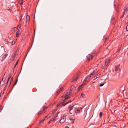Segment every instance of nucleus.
Here are the masks:
<instances>
[{
    "label": "nucleus",
    "instance_id": "4c0bfd02",
    "mask_svg": "<svg viewBox=\"0 0 128 128\" xmlns=\"http://www.w3.org/2000/svg\"><path fill=\"white\" fill-rule=\"evenodd\" d=\"M72 102V100H70L69 101L67 102V103L68 104L70 102Z\"/></svg>",
    "mask_w": 128,
    "mask_h": 128
},
{
    "label": "nucleus",
    "instance_id": "a878e982",
    "mask_svg": "<svg viewBox=\"0 0 128 128\" xmlns=\"http://www.w3.org/2000/svg\"><path fill=\"white\" fill-rule=\"evenodd\" d=\"M127 26L126 27V31H128V22H127Z\"/></svg>",
    "mask_w": 128,
    "mask_h": 128
},
{
    "label": "nucleus",
    "instance_id": "4be33fe9",
    "mask_svg": "<svg viewBox=\"0 0 128 128\" xmlns=\"http://www.w3.org/2000/svg\"><path fill=\"white\" fill-rule=\"evenodd\" d=\"M81 95L83 98H84L85 97V94L83 93H82L81 94Z\"/></svg>",
    "mask_w": 128,
    "mask_h": 128
},
{
    "label": "nucleus",
    "instance_id": "4d7b16f0",
    "mask_svg": "<svg viewBox=\"0 0 128 128\" xmlns=\"http://www.w3.org/2000/svg\"><path fill=\"white\" fill-rule=\"evenodd\" d=\"M1 96V94H0V97Z\"/></svg>",
    "mask_w": 128,
    "mask_h": 128
},
{
    "label": "nucleus",
    "instance_id": "052dcab7",
    "mask_svg": "<svg viewBox=\"0 0 128 128\" xmlns=\"http://www.w3.org/2000/svg\"><path fill=\"white\" fill-rule=\"evenodd\" d=\"M107 39V38H105V40H106Z\"/></svg>",
    "mask_w": 128,
    "mask_h": 128
},
{
    "label": "nucleus",
    "instance_id": "9d476101",
    "mask_svg": "<svg viewBox=\"0 0 128 128\" xmlns=\"http://www.w3.org/2000/svg\"><path fill=\"white\" fill-rule=\"evenodd\" d=\"M82 111V108H80V109H78L76 111V113H78L81 112Z\"/></svg>",
    "mask_w": 128,
    "mask_h": 128
},
{
    "label": "nucleus",
    "instance_id": "f03ea898",
    "mask_svg": "<svg viewBox=\"0 0 128 128\" xmlns=\"http://www.w3.org/2000/svg\"><path fill=\"white\" fill-rule=\"evenodd\" d=\"M80 74V71H78L76 75L74 76L73 77V79L72 80V82H75L76 81L78 78Z\"/></svg>",
    "mask_w": 128,
    "mask_h": 128
},
{
    "label": "nucleus",
    "instance_id": "c85d7f7f",
    "mask_svg": "<svg viewBox=\"0 0 128 128\" xmlns=\"http://www.w3.org/2000/svg\"><path fill=\"white\" fill-rule=\"evenodd\" d=\"M58 112L57 113L56 115V116L54 117V118H55L56 120V118L58 116Z\"/></svg>",
    "mask_w": 128,
    "mask_h": 128
},
{
    "label": "nucleus",
    "instance_id": "6e6d98bb",
    "mask_svg": "<svg viewBox=\"0 0 128 128\" xmlns=\"http://www.w3.org/2000/svg\"><path fill=\"white\" fill-rule=\"evenodd\" d=\"M14 44L15 43L14 42Z\"/></svg>",
    "mask_w": 128,
    "mask_h": 128
},
{
    "label": "nucleus",
    "instance_id": "680f3d73",
    "mask_svg": "<svg viewBox=\"0 0 128 128\" xmlns=\"http://www.w3.org/2000/svg\"><path fill=\"white\" fill-rule=\"evenodd\" d=\"M3 79H4V78H2V80H3Z\"/></svg>",
    "mask_w": 128,
    "mask_h": 128
},
{
    "label": "nucleus",
    "instance_id": "f257e3e1",
    "mask_svg": "<svg viewBox=\"0 0 128 128\" xmlns=\"http://www.w3.org/2000/svg\"><path fill=\"white\" fill-rule=\"evenodd\" d=\"M71 92L70 90H67L66 92H65L64 94L61 96L63 97L65 99L67 100L68 99L70 98V97L71 95L70 94Z\"/></svg>",
    "mask_w": 128,
    "mask_h": 128
},
{
    "label": "nucleus",
    "instance_id": "6ab92c4d",
    "mask_svg": "<svg viewBox=\"0 0 128 128\" xmlns=\"http://www.w3.org/2000/svg\"><path fill=\"white\" fill-rule=\"evenodd\" d=\"M74 88V86H71L70 89L69 90H70V91L71 92L72 90Z\"/></svg>",
    "mask_w": 128,
    "mask_h": 128
},
{
    "label": "nucleus",
    "instance_id": "79ce46f5",
    "mask_svg": "<svg viewBox=\"0 0 128 128\" xmlns=\"http://www.w3.org/2000/svg\"><path fill=\"white\" fill-rule=\"evenodd\" d=\"M97 78H96V76H95L94 77V79L95 80H96V79Z\"/></svg>",
    "mask_w": 128,
    "mask_h": 128
},
{
    "label": "nucleus",
    "instance_id": "338daca9",
    "mask_svg": "<svg viewBox=\"0 0 128 128\" xmlns=\"http://www.w3.org/2000/svg\"><path fill=\"white\" fill-rule=\"evenodd\" d=\"M38 128L37 127V128Z\"/></svg>",
    "mask_w": 128,
    "mask_h": 128
},
{
    "label": "nucleus",
    "instance_id": "393cba45",
    "mask_svg": "<svg viewBox=\"0 0 128 128\" xmlns=\"http://www.w3.org/2000/svg\"><path fill=\"white\" fill-rule=\"evenodd\" d=\"M43 110H42V112L44 111L46 109L48 108V107H46V106L43 107Z\"/></svg>",
    "mask_w": 128,
    "mask_h": 128
},
{
    "label": "nucleus",
    "instance_id": "69168bd1",
    "mask_svg": "<svg viewBox=\"0 0 128 128\" xmlns=\"http://www.w3.org/2000/svg\"><path fill=\"white\" fill-rule=\"evenodd\" d=\"M94 82H92V83H94Z\"/></svg>",
    "mask_w": 128,
    "mask_h": 128
},
{
    "label": "nucleus",
    "instance_id": "7c9ffc66",
    "mask_svg": "<svg viewBox=\"0 0 128 128\" xmlns=\"http://www.w3.org/2000/svg\"><path fill=\"white\" fill-rule=\"evenodd\" d=\"M9 77L10 78H11V77L12 76V74L11 73H10L9 75Z\"/></svg>",
    "mask_w": 128,
    "mask_h": 128
},
{
    "label": "nucleus",
    "instance_id": "473e14b6",
    "mask_svg": "<svg viewBox=\"0 0 128 128\" xmlns=\"http://www.w3.org/2000/svg\"><path fill=\"white\" fill-rule=\"evenodd\" d=\"M21 27V26L20 25H19L17 27V29L18 30V27L19 28H20Z\"/></svg>",
    "mask_w": 128,
    "mask_h": 128
},
{
    "label": "nucleus",
    "instance_id": "f8f14e48",
    "mask_svg": "<svg viewBox=\"0 0 128 128\" xmlns=\"http://www.w3.org/2000/svg\"><path fill=\"white\" fill-rule=\"evenodd\" d=\"M56 120L55 118L52 119L50 120V121L48 122V124H50V123L54 122Z\"/></svg>",
    "mask_w": 128,
    "mask_h": 128
},
{
    "label": "nucleus",
    "instance_id": "a211bd4d",
    "mask_svg": "<svg viewBox=\"0 0 128 128\" xmlns=\"http://www.w3.org/2000/svg\"><path fill=\"white\" fill-rule=\"evenodd\" d=\"M18 61H19V60H17L16 64H15L14 65V67H13V69H14V68L16 66V65H17V64H18Z\"/></svg>",
    "mask_w": 128,
    "mask_h": 128
},
{
    "label": "nucleus",
    "instance_id": "a19ab883",
    "mask_svg": "<svg viewBox=\"0 0 128 128\" xmlns=\"http://www.w3.org/2000/svg\"><path fill=\"white\" fill-rule=\"evenodd\" d=\"M16 84V82H15L14 84L13 85V86H14Z\"/></svg>",
    "mask_w": 128,
    "mask_h": 128
},
{
    "label": "nucleus",
    "instance_id": "39448f33",
    "mask_svg": "<svg viewBox=\"0 0 128 128\" xmlns=\"http://www.w3.org/2000/svg\"><path fill=\"white\" fill-rule=\"evenodd\" d=\"M95 71H94L90 74H89V75H88L86 76V78L88 79V78H89L88 79V80L91 77V75H93L95 74Z\"/></svg>",
    "mask_w": 128,
    "mask_h": 128
},
{
    "label": "nucleus",
    "instance_id": "49530a36",
    "mask_svg": "<svg viewBox=\"0 0 128 128\" xmlns=\"http://www.w3.org/2000/svg\"><path fill=\"white\" fill-rule=\"evenodd\" d=\"M9 81V80H8L6 83L8 84Z\"/></svg>",
    "mask_w": 128,
    "mask_h": 128
},
{
    "label": "nucleus",
    "instance_id": "20e7f679",
    "mask_svg": "<svg viewBox=\"0 0 128 128\" xmlns=\"http://www.w3.org/2000/svg\"><path fill=\"white\" fill-rule=\"evenodd\" d=\"M65 100H66L65 99V98L64 99H62V100L59 102V103L57 104L56 106L58 107L59 106H60L64 102H65Z\"/></svg>",
    "mask_w": 128,
    "mask_h": 128
},
{
    "label": "nucleus",
    "instance_id": "f3484780",
    "mask_svg": "<svg viewBox=\"0 0 128 128\" xmlns=\"http://www.w3.org/2000/svg\"><path fill=\"white\" fill-rule=\"evenodd\" d=\"M119 67L118 66H116L115 67V70L116 71H117L118 70Z\"/></svg>",
    "mask_w": 128,
    "mask_h": 128
},
{
    "label": "nucleus",
    "instance_id": "cd10ccee",
    "mask_svg": "<svg viewBox=\"0 0 128 128\" xmlns=\"http://www.w3.org/2000/svg\"><path fill=\"white\" fill-rule=\"evenodd\" d=\"M13 80V78H11V80H10V84H9V86H10V85L11 84V82Z\"/></svg>",
    "mask_w": 128,
    "mask_h": 128
},
{
    "label": "nucleus",
    "instance_id": "e433bc0d",
    "mask_svg": "<svg viewBox=\"0 0 128 128\" xmlns=\"http://www.w3.org/2000/svg\"><path fill=\"white\" fill-rule=\"evenodd\" d=\"M104 84L102 83L100 84V86H102Z\"/></svg>",
    "mask_w": 128,
    "mask_h": 128
},
{
    "label": "nucleus",
    "instance_id": "09e8293b",
    "mask_svg": "<svg viewBox=\"0 0 128 128\" xmlns=\"http://www.w3.org/2000/svg\"><path fill=\"white\" fill-rule=\"evenodd\" d=\"M5 80H4L3 81V82H5Z\"/></svg>",
    "mask_w": 128,
    "mask_h": 128
},
{
    "label": "nucleus",
    "instance_id": "0eeeda50",
    "mask_svg": "<svg viewBox=\"0 0 128 128\" xmlns=\"http://www.w3.org/2000/svg\"><path fill=\"white\" fill-rule=\"evenodd\" d=\"M85 82H83L82 84L78 88V91L80 90V89L82 88L83 86H84V85Z\"/></svg>",
    "mask_w": 128,
    "mask_h": 128
},
{
    "label": "nucleus",
    "instance_id": "9b49d317",
    "mask_svg": "<svg viewBox=\"0 0 128 128\" xmlns=\"http://www.w3.org/2000/svg\"><path fill=\"white\" fill-rule=\"evenodd\" d=\"M7 54H5L2 57V60H1V61L2 62L3 61L4 59H5V58L8 55Z\"/></svg>",
    "mask_w": 128,
    "mask_h": 128
},
{
    "label": "nucleus",
    "instance_id": "b1692460",
    "mask_svg": "<svg viewBox=\"0 0 128 128\" xmlns=\"http://www.w3.org/2000/svg\"><path fill=\"white\" fill-rule=\"evenodd\" d=\"M19 2L20 4H22L23 3L22 0H20V1H19Z\"/></svg>",
    "mask_w": 128,
    "mask_h": 128
},
{
    "label": "nucleus",
    "instance_id": "864d4df0",
    "mask_svg": "<svg viewBox=\"0 0 128 128\" xmlns=\"http://www.w3.org/2000/svg\"><path fill=\"white\" fill-rule=\"evenodd\" d=\"M127 18H128V16H127Z\"/></svg>",
    "mask_w": 128,
    "mask_h": 128
},
{
    "label": "nucleus",
    "instance_id": "8fccbe9b",
    "mask_svg": "<svg viewBox=\"0 0 128 128\" xmlns=\"http://www.w3.org/2000/svg\"><path fill=\"white\" fill-rule=\"evenodd\" d=\"M119 52H120V48H119L118 50Z\"/></svg>",
    "mask_w": 128,
    "mask_h": 128
},
{
    "label": "nucleus",
    "instance_id": "3c124183",
    "mask_svg": "<svg viewBox=\"0 0 128 128\" xmlns=\"http://www.w3.org/2000/svg\"><path fill=\"white\" fill-rule=\"evenodd\" d=\"M124 12L123 14V16H124Z\"/></svg>",
    "mask_w": 128,
    "mask_h": 128
},
{
    "label": "nucleus",
    "instance_id": "603ef678",
    "mask_svg": "<svg viewBox=\"0 0 128 128\" xmlns=\"http://www.w3.org/2000/svg\"><path fill=\"white\" fill-rule=\"evenodd\" d=\"M54 112L53 111H52V114H54Z\"/></svg>",
    "mask_w": 128,
    "mask_h": 128
},
{
    "label": "nucleus",
    "instance_id": "6e6552de",
    "mask_svg": "<svg viewBox=\"0 0 128 128\" xmlns=\"http://www.w3.org/2000/svg\"><path fill=\"white\" fill-rule=\"evenodd\" d=\"M30 20V16L28 15H27L26 17V22H28Z\"/></svg>",
    "mask_w": 128,
    "mask_h": 128
},
{
    "label": "nucleus",
    "instance_id": "4468645a",
    "mask_svg": "<svg viewBox=\"0 0 128 128\" xmlns=\"http://www.w3.org/2000/svg\"><path fill=\"white\" fill-rule=\"evenodd\" d=\"M20 32V30H18L16 32V37H18L19 36V33Z\"/></svg>",
    "mask_w": 128,
    "mask_h": 128
},
{
    "label": "nucleus",
    "instance_id": "aec40b11",
    "mask_svg": "<svg viewBox=\"0 0 128 128\" xmlns=\"http://www.w3.org/2000/svg\"><path fill=\"white\" fill-rule=\"evenodd\" d=\"M128 4H127L126 6V7L125 9H124V11H128Z\"/></svg>",
    "mask_w": 128,
    "mask_h": 128
},
{
    "label": "nucleus",
    "instance_id": "72a5a7b5",
    "mask_svg": "<svg viewBox=\"0 0 128 128\" xmlns=\"http://www.w3.org/2000/svg\"><path fill=\"white\" fill-rule=\"evenodd\" d=\"M87 60H88V62L91 59L90 58H89L88 57H87Z\"/></svg>",
    "mask_w": 128,
    "mask_h": 128
},
{
    "label": "nucleus",
    "instance_id": "c756f323",
    "mask_svg": "<svg viewBox=\"0 0 128 128\" xmlns=\"http://www.w3.org/2000/svg\"><path fill=\"white\" fill-rule=\"evenodd\" d=\"M99 115H100V118H101L102 117V112H100V113Z\"/></svg>",
    "mask_w": 128,
    "mask_h": 128
},
{
    "label": "nucleus",
    "instance_id": "13d9d810",
    "mask_svg": "<svg viewBox=\"0 0 128 128\" xmlns=\"http://www.w3.org/2000/svg\"><path fill=\"white\" fill-rule=\"evenodd\" d=\"M22 17H21V18H20V20H21L22 18Z\"/></svg>",
    "mask_w": 128,
    "mask_h": 128
},
{
    "label": "nucleus",
    "instance_id": "412c9836",
    "mask_svg": "<svg viewBox=\"0 0 128 128\" xmlns=\"http://www.w3.org/2000/svg\"><path fill=\"white\" fill-rule=\"evenodd\" d=\"M42 112V111H41L40 112L38 113V116H39L41 114H43L44 113V112Z\"/></svg>",
    "mask_w": 128,
    "mask_h": 128
},
{
    "label": "nucleus",
    "instance_id": "c03bdc74",
    "mask_svg": "<svg viewBox=\"0 0 128 128\" xmlns=\"http://www.w3.org/2000/svg\"><path fill=\"white\" fill-rule=\"evenodd\" d=\"M18 80V79H16V80L15 82H16V83H17V82Z\"/></svg>",
    "mask_w": 128,
    "mask_h": 128
},
{
    "label": "nucleus",
    "instance_id": "bf43d9fd",
    "mask_svg": "<svg viewBox=\"0 0 128 128\" xmlns=\"http://www.w3.org/2000/svg\"><path fill=\"white\" fill-rule=\"evenodd\" d=\"M47 117V116H46L45 117V118H46Z\"/></svg>",
    "mask_w": 128,
    "mask_h": 128
},
{
    "label": "nucleus",
    "instance_id": "58836bf2",
    "mask_svg": "<svg viewBox=\"0 0 128 128\" xmlns=\"http://www.w3.org/2000/svg\"><path fill=\"white\" fill-rule=\"evenodd\" d=\"M63 88L62 87H61V88H60L59 89V90L60 91H61L62 90V89Z\"/></svg>",
    "mask_w": 128,
    "mask_h": 128
},
{
    "label": "nucleus",
    "instance_id": "ddd939ff",
    "mask_svg": "<svg viewBox=\"0 0 128 128\" xmlns=\"http://www.w3.org/2000/svg\"><path fill=\"white\" fill-rule=\"evenodd\" d=\"M73 107H74L73 106H70L68 107V109L70 110H72Z\"/></svg>",
    "mask_w": 128,
    "mask_h": 128
},
{
    "label": "nucleus",
    "instance_id": "423d86ee",
    "mask_svg": "<svg viewBox=\"0 0 128 128\" xmlns=\"http://www.w3.org/2000/svg\"><path fill=\"white\" fill-rule=\"evenodd\" d=\"M68 118L70 120H71V122L72 124H73L74 122V121L75 120V119L72 118L70 116H69Z\"/></svg>",
    "mask_w": 128,
    "mask_h": 128
},
{
    "label": "nucleus",
    "instance_id": "de8ad7c7",
    "mask_svg": "<svg viewBox=\"0 0 128 128\" xmlns=\"http://www.w3.org/2000/svg\"><path fill=\"white\" fill-rule=\"evenodd\" d=\"M8 84H7V83H6V86H5V87H6V86H7V85Z\"/></svg>",
    "mask_w": 128,
    "mask_h": 128
},
{
    "label": "nucleus",
    "instance_id": "dca6fc26",
    "mask_svg": "<svg viewBox=\"0 0 128 128\" xmlns=\"http://www.w3.org/2000/svg\"><path fill=\"white\" fill-rule=\"evenodd\" d=\"M67 102H66L65 103H64V104H62L61 105V106L60 107V108H61L62 107V106H65L66 104H67Z\"/></svg>",
    "mask_w": 128,
    "mask_h": 128
},
{
    "label": "nucleus",
    "instance_id": "f704fd0d",
    "mask_svg": "<svg viewBox=\"0 0 128 128\" xmlns=\"http://www.w3.org/2000/svg\"><path fill=\"white\" fill-rule=\"evenodd\" d=\"M44 121V120L43 121L42 120H40L39 122V124H40L41 122H43Z\"/></svg>",
    "mask_w": 128,
    "mask_h": 128
},
{
    "label": "nucleus",
    "instance_id": "7ed1b4c3",
    "mask_svg": "<svg viewBox=\"0 0 128 128\" xmlns=\"http://www.w3.org/2000/svg\"><path fill=\"white\" fill-rule=\"evenodd\" d=\"M67 116L66 115H64L62 118L60 120V123L62 124L66 120V116Z\"/></svg>",
    "mask_w": 128,
    "mask_h": 128
},
{
    "label": "nucleus",
    "instance_id": "5fc2aeb1",
    "mask_svg": "<svg viewBox=\"0 0 128 128\" xmlns=\"http://www.w3.org/2000/svg\"><path fill=\"white\" fill-rule=\"evenodd\" d=\"M14 44L15 43L14 42Z\"/></svg>",
    "mask_w": 128,
    "mask_h": 128
},
{
    "label": "nucleus",
    "instance_id": "a18cd8bd",
    "mask_svg": "<svg viewBox=\"0 0 128 128\" xmlns=\"http://www.w3.org/2000/svg\"><path fill=\"white\" fill-rule=\"evenodd\" d=\"M10 77H8V80H10Z\"/></svg>",
    "mask_w": 128,
    "mask_h": 128
},
{
    "label": "nucleus",
    "instance_id": "37998d69",
    "mask_svg": "<svg viewBox=\"0 0 128 128\" xmlns=\"http://www.w3.org/2000/svg\"><path fill=\"white\" fill-rule=\"evenodd\" d=\"M64 128H69V127L68 126H66Z\"/></svg>",
    "mask_w": 128,
    "mask_h": 128
},
{
    "label": "nucleus",
    "instance_id": "e2e57ef3",
    "mask_svg": "<svg viewBox=\"0 0 128 128\" xmlns=\"http://www.w3.org/2000/svg\"><path fill=\"white\" fill-rule=\"evenodd\" d=\"M14 70H13V72H14Z\"/></svg>",
    "mask_w": 128,
    "mask_h": 128
},
{
    "label": "nucleus",
    "instance_id": "2f4dec72",
    "mask_svg": "<svg viewBox=\"0 0 128 128\" xmlns=\"http://www.w3.org/2000/svg\"><path fill=\"white\" fill-rule=\"evenodd\" d=\"M15 55H16L15 54H13L12 55V58H14L15 57Z\"/></svg>",
    "mask_w": 128,
    "mask_h": 128
},
{
    "label": "nucleus",
    "instance_id": "2eb2a0df",
    "mask_svg": "<svg viewBox=\"0 0 128 128\" xmlns=\"http://www.w3.org/2000/svg\"><path fill=\"white\" fill-rule=\"evenodd\" d=\"M87 57H88L89 58H90V59H92L93 58V56L91 54H89L88 56Z\"/></svg>",
    "mask_w": 128,
    "mask_h": 128
},
{
    "label": "nucleus",
    "instance_id": "0e129e2a",
    "mask_svg": "<svg viewBox=\"0 0 128 128\" xmlns=\"http://www.w3.org/2000/svg\"><path fill=\"white\" fill-rule=\"evenodd\" d=\"M16 28V27L14 28H14Z\"/></svg>",
    "mask_w": 128,
    "mask_h": 128
},
{
    "label": "nucleus",
    "instance_id": "5701e85b",
    "mask_svg": "<svg viewBox=\"0 0 128 128\" xmlns=\"http://www.w3.org/2000/svg\"><path fill=\"white\" fill-rule=\"evenodd\" d=\"M60 92V91L59 90H58L56 92V96H58V94H59Z\"/></svg>",
    "mask_w": 128,
    "mask_h": 128
},
{
    "label": "nucleus",
    "instance_id": "c9c22d12",
    "mask_svg": "<svg viewBox=\"0 0 128 128\" xmlns=\"http://www.w3.org/2000/svg\"><path fill=\"white\" fill-rule=\"evenodd\" d=\"M0 5L1 6H2L3 5L2 2H0Z\"/></svg>",
    "mask_w": 128,
    "mask_h": 128
},
{
    "label": "nucleus",
    "instance_id": "ea45409f",
    "mask_svg": "<svg viewBox=\"0 0 128 128\" xmlns=\"http://www.w3.org/2000/svg\"><path fill=\"white\" fill-rule=\"evenodd\" d=\"M88 78H86H86H85V79H84V82H86V80H88L87 79H88Z\"/></svg>",
    "mask_w": 128,
    "mask_h": 128
},
{
    "label": "nucleus",
    "instance_id": "1a4fd4ad",
    "mask_svg": "<svg viewBox=\"0 0 128 128\" xmlns=\"http://www.w3.org/2000/svg\"><path fill=\"white\" fill-rule=\"evenodd\" d=\"M110 62V60L109 59H106L105 61V64L106 66H107L108 64Z\"/></svg>",
    "mask_w": 128,
    "mask_h": 128
},
{
    "label": "nucleus",
    "instance_id": "bb28decb",
    "mask_svg": "<svg viewBox=\"0 0 128 128\" xmlns=\"http://www.w3.org/2000/svg\"><path fill=\"white\" fill-rule=\"evenodd\" d=\"M100 74L99 73H98V74H97L96 75V78H98L100 76Z\"/></svg>",
    "mask_w": 128,
    "mask_h": 128
}]
</instances>
